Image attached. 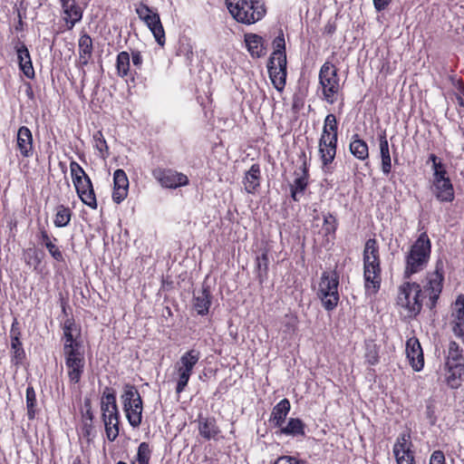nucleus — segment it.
<instances>
[{"mask_svg": "<svg viewBox=\"0 0 464 464\" xmlns=\"http://www.w3.org/2000/svg\"><path fill=\"white\" fill-rule=\"evenodd\" d=\"M72 182L81 200L92 209L97 208L96 197L90 177L73 180Z\"/></svg>", "mask_w": 464, "mask_h": 464, "instance_id": "nucleus-15", "label": "nucleus"}, {"mask_svg": "<svg viewBox=\"0 0 464 464\" xmlns=\"http://www.w3.org/2000/svg\"><path fill=\"white\" fill-rule=\"evenodd\" d=\"M200 358V353L195 349H191L185 353L176 363L175 368L178 373L192 374L193 368Z\"/></svg>", "mask_w": 464, "mask_h": 464, "instance_id": "nucleus-21", "label": "nucleus"}, {"mask_svg": "<svg viewBox=\"0 0 464 464\" xmlns=\"http://www.w3.org/2000/svg\"><path fill=\"white\" fill-rule=\"evenodd\" d=\"M438 160H440V159H439L435 154H430V155L429 156L428 162H430H430L432 163V165H433L435 162H437Z\"/></svg>", "mask_w": 464, "mask_h": 464, "instance_id": "nucleus-60", "label": "nucleus"}, {"mask_svg": "<svg viewBox=\"0 0 464 464\" xmlns=\"http://www.w3.org/2000/svg\"><path fill=\"white\" fill-rule=\"evenodd\" d=\"M454 325L452 331L457 337H464V295H459L454 303Z\"/></svg>", "mask_w": 464, "mask_h": 464, "instance_id": "nucleus-20", "label": "nucleus"}, {"mask_svg": "<svg viewBox=\"0 0 464 464\" xmlns=\"http://www.w3.org/2000/svg\"><path fill=\"white\" fill-rule=\"evenodd\" d=\"M379 143L382 160V171L384 175H389L392 171V158L385 132L379 136Z\"/></svg>", "mask_w": 464, "mask_h": 464, "instance_id": "nucleus-27", "label": "nucleus"}, {"mask_svg": "<svg viewBox=\"0 0 464 464\" xmlns=\"http://www.w3.org/2000/svg\"><path fill=\"white\" fill-rule=\"evenodd\" d=\"M152 176L164 188H176L188 184V179L183 173L172 169H155Z\"/></svg>", "mask_w": 464, "mask_h": 464, "instance_id": "nucleus-11", "label": "nucleus"}, {"mask_svg": "<svg viewBox=\"0 0 464 464\" xmlns=\"http://www.w3.org/2000/svg\"><path fill=\"white\" fill-rule=\"evenodd\" d=\"M392 0H372L373 6L377 12L385 10Z\"/></svg>", "mask_w": 464, "mask_h": 464, "instance_id": "nucleus-53", "label": "nucleus"}, {"mask_svg": "<svg viewBox=\"0 0 464 464\" xmlns=\"http://www.w3.org/2000/svg\"><path fill=\"white\" fill-rule=\"evenodd\" d=\"M11 338H15L20 336V331L18 328V323L16 320L12 324L11 330H10Z\"/></svg>", "mask_w": 464, "mask_h": 464, "instance_id": "nucleus-58", "label": "nucleus"}, {"mask_svg": "<svg viewBox=\"0 0 464 464\" xmlns=\"http://www.w3.org/2000/svg\"><path fill=\"white\" fill-rule=\"evenodd\" d=\"M261 171L259 164H253L246 172L243 184L245 189L249 194H254L260 186Z\"/></svg>", "mask_w": 464, "mask_h": 464, "instance_id": "nucleus-23", "label": "nucleus"}, {"mask_svg": "<svg viewBox=\"0 0 464 464\" xmlns=\"http://www.w3.org/2000/svg\"><path fill=\"white\" fill-rule=\"evenodd\" d=\"M198 431L204 439L209 440L216 439L220 430L217 426L216 420L214 418H204L199 415Z\"/></svg>", "mask_w": 464, "mask_h": 464, "instance_id": "nucleus-24", "label": "nucleus"}, {"mask_svg": "<svg viewBox=\"0 0 464 464\" xmlns=\"http://www.w3.org/2000/svg\"><path fill=\"white\" fill-rule=\"evenodd\" d=\"M18 17H19V24H22V17H21L20 13L18 14Z\"/></svg>", "mask_w": 464, "mask_h": 464, "instance_id": "nucleus-63", "label": "nucleus"}, {"mask_svg": "<svg viewBox=\"0 0 464 464\" xmlns=\"http://www.w3.org/2000/svg\"><path fill=\"white\" fill-rule=\"evenodd\" d=\"M150 32L152 33L156 42L163 46L165 44V32L158 14H152L150 20L144 21Z\"/></svg>", "mask_w": 464, "mask_h": 464, "instance_id": "nucleus-29", "label": "nucleus"}, {"mask_svg": "<svg viewBox=\"0 0 464 464\" xmlns=\"http://www.w3.org/2000/svg\"><path fill=\"white\" fill-rule=\"evenodd\" d=\"M72 217V211L70 208H65L64 206L61 205L57 208L55 218H54V225L56 227H66L71 220Z\"/></svg>", "mask_w": 464, "mask_h": 464, "instance_id": "nucleus-37", "label": "nucleus"}, {"mask_svg": "<svg viewBox=\"0 0 464 464\" xmlns=\"http://www.w3.org/2000/svg\"><path fill=\"white\" fill-rule=\"evenodd\" d=\"M72 326L73 324L71 321H66L63 326V337H64V343L63 347H66L67 345L72 348H81L82 347V344L76 341L72 335Z\"/></svg>", "mask_w": 464, "mask_h": 464, "instance_id": "nucleus-39", "label": "nucleus"}, {"mask_svg": "<svg viewBox=\"0 0 464 464\" xmlns=\"http://www.w3.org/2000/svg\"><path fill=\"white\" fill-rule=\"evenodd\" d=\"M350 151L351 153L360 160H365L369 158V148L367 143L359 138L358 134H354L352 137V140L350 142Z\"/></svg>", "mask_w": 464, "mask_h": 464, "instance_id": "nucleus-30", "label": "nucleus"}, {"mask_svg": "<svg viewBox=\"0 0 464 464\" xmlns=\"http://www.w3.org/2000/svg\"><path fill=\"white\" fill-rule=\"evenodd\" d=\"M431 252V244L428 235L421 233L405 256L403 278L410 279L427 266Z\"/></svg>", "mask_w": 464, "mask_h": 464, "instance_id": "nucleus-2", "label": "nucleus"}, {"mask_svg": "<svg viewBox=\"0 0 464 464\" xmlns=\"http://www.w3.org/2000/svg\"><path fill=\"white\" fill-rule=\"evenodd\" d=\"M430 464H445V456L441 450H435L430 459Z\"/></svg>", "mask_w": 464, "mask_h": 464, "instance_id": "nucleus-52", "label": "nucleus"}, {"mask_svg": "<svg viewBox=\"0 0 464 464\" xmlns=\"http://www.w3.org/2000/svg\"><path fill=\"white\" fill-rule=\"evenodd\" d=\"M16 53L19 66L24 74L29 79L34 78V71L27 47L22 44L19 47H17Z\"/></svg>", "mask_w": 464, "mask_h": 464, "instance_id": "nucleus-25", "label": "nucleus"}, {"mask_svg": "<svg viewBox=\"0 0 464 464\" xmlns=\"http://www.w3.org/2000/svg\"><path fill=\"white\" fill-rule=\"evenodd\" d=\"M338 123L334 114H328L324 122L323 131L319 140V155L324 172L331 171V163L336 155L338 140Z\"/></svg>", "mask_w": 464, "mask_h": 464, "instance_id": "nucleus-4", "label": "nucleus"}, {"mask_svg": "<svg viewBox=\"0 0 464 464\" xmlns=\"http://www.w3.org/2000/svg\"><path fill=\"white\" fill-rule=\"evenodd\" d=\"M412 443L409 433L401 434L393 446L397 464H415Z\"/></svg>", "mask_w": 464, "mask_h": 464, "instance_id": "nucleus-13", "label": "nucleus"}, {"mask_svg": "<svg viewBox=\"0 0 464 464\" xmlns=\"http://www.w3.org/2000/svg\"><path fill=\"white\" fill-rule=\"evenodd\" d=\"M445 168L444 164L441 162V160H438L432 165L433 172L437 170L443 169Z\"/></svg>", "mask_w": 464, "mask_h": 464, "instance_id": "nucleus-59", "label": "nucleus"}, {"mask_svg": "<svg viewBox=\"0 0 464 464\" xmlns=\"http://www.w3.org/2000/svg\"><path fill=\"white\" fill-rule=\"evenodd\" d=\"M191 375L188 373H178V381H177V386H176V392L178 394L181 393L185 388L188 385V382L189 381Z\"/></svg>", "mask_w": 464, "mask_h": 464, "instance_id": "nucleus-47", "label": "nucleus"}, {"mask_svg": "<svg viewBox=\"0 0 464 464\" xmlns=\"http://www.w3.org/2000/svg\"><path fill=\"white\" fill-rule=\"evenodd\" d=\"M102 418L120 415L116 402V392L111 387H105L101 398Z\"/></svg>", "mask_w": 464, "mask_h": 464, "instance_id": "nucleus-17", "label": "nucleus"}, {"mask_svg": "<svg viewBox=\"0 0 464 464\" xmlns=\"http://www.w3.org/2000/svg\"><path fill=\"white\" fill-rule=\"evenodd\" d=\"M430 189L440 202H451L455 198L454 188L450 179L432 181Z\"/></svg>", "mask_w": 464, "mask_h": 464, "instance_id": "nucleus-19", "label": "nucleus"}, {"mask_svg": "<svg viewBox=\"0 0 464 464\" xmlns=\"http://www.w3.org/2000/svg\"><path fill=\"white\" fill-rule=\"evenodd\" d=\"M17 147L24 157H30L33 154V135L31 130L22 126L17 132Z\"/></svg>", "mask_w": 464, "mask_h": 464, "instance_id": "nucleus-22", "label": "nucleus"}, {"mask_svg": "<svg viewBox=\"0 0 464 464\" xmlns=\"http://www.w3.org/2000/svg\"><path fill=\"white\" fill-rule=\"evenodd\" d=\"M116 464H127V463H126V462H124V461L120 460V461H118Z\"/></svg>", "mask_w": 464, "mask_h": 464, "instance_id": "nucleus-64", "label": "nucleus"}, {"mask_svg": "<svg viewBox=\"0 0 464 464\" xmlns=\"http://www.w3.org/2000/svg\"><path fill=\"white\" fill-rule=\"evenodd\" d=\"M121 399L130 425L133 428L139 427L142 420L143 404L137 388L131 384H125Z\"/></svg>", "mask_w": 464, "mask_h": 464, "instance_id": "nucleus-7", "label": "nucleus"}, {"mask_svg": "<svg viewBox=\"0 0 464 464\" xmlns=\"http://www.w3.org/2000/svg\"><path fill=\"white\" fill-rule=\"evenodd\" d=\"M281 432L285 435L298 436L304 435V424L300 419H290L285 427L281 429Z\"/></svg>", "mask_w": 464, "mask_h": 464, "instance_id": "nucleus-36", "label": "nucleus"}, {"mask_svg": "<svg viewBox=\"0 0 464 464\" xmlns=\"http://www.w3.org/2000/svg\"><path fill=\"white\" fill-rule=\"evenodd\" d=\"M136 13L140 20L143 22L146 20H150L152 14H157L153 12L148 5L144 4H140L136 8Z\"/></svg>", "mask_w": 464, "mask_h": 464, "instance_id": "nucleus-46", "label": "nucleus"}, {"mask_svg": "<svg viewBox=\"0 0 464 464\" xmlns=\"http://www.w3.org/2000/svg\"><path fill=\"white\" fill-rule=\"evenodd\" d=\"M113 181L112 199L115 203L120 204L128 195L129 180L124 170L120 169L115 170Z\"/></svg>", "mask_w": 464, "mask_h": 464, "instance_id": "nucleus-18", "label": "nucleus"}, {"mask_svg": "<svg viewBox=\"0 0 464 464\" xmlns=\"http://www.w3.org/2000/svg\"><path fill=\"white\" fill-rule=\"evenodd\" d=\"M231 15L239 23L251 24L259 21L266 13L264 5L254 0H226Z\"/></svg>", "mask_w": 464, "mask_h": 464, "instance_id": "nucleus-5", "label": "nucleus"}, {"mask_svg": "<svg viewBox=\"0 0 464 464\" xmlns=\"http://www.w3.org/2000/svg\"><path fill=\"white\" fill-rule=\"evenodd\" d=\"M93 147L100 152L101 157L105 159L108 156V145L101 130L96 131L93 136Z\"/></svg>", "mask_w": 464, "mask_h": 464, "instance_id": "nucleus-41", "label": "nucleus"}, {"mask_svg": "<svg viewBox=\"0 0 464 464\" xmlns=\"http://www.w3.org/2000/svg\"><path fill=\"white\" fill-rule=\"evenodd\" d=\"M445 369L448 385L451 389H457L460 385L461 376L464 373V356L462 349L454 341L449 343Z\"/></svg>", "mask_w": 464, "mask_h": 464, "instance_id": "nucleus-6", "label": "nucleus"}, {"mask_svg": "<svg viewBox=\"0 0 464 464\" xmlns=\"http://www.w3.org/2000/svg\"><path fill=\"white\" fill-rule=\"evenodd\" d=\"M442 264L437 263L435 271L428 274L427 283L420 285L414 282L405 281L399 287L397 304L408 312L409 316L420 314L425 298L426 305L432 309L436 306L439 296L442 291Z\"/></svg>", "mask_w": 464, "mask_h": 464, "instance_id": "nucleus-1", "label": "nucleus"}, {"mask_svg": "<svg viewBox=\"0 0 464 464\" xmlns=\"http://www.w3.org/2000/svg\"><path fill=\"white\" fill-rule=\"evenodd\" d=\"M12 350L14 351V359L16 362H19L24 356V349L22 348V343L20 338L15 337L11 340Z\"/></svg>", "mask_w": 464, "mask_h": 464, "instance_id": "nucleus-45", "label": "nucleus"}, {"mask_svg": "<svg viewBox=\"0 0 464 464\" xmlns=\"http://www.w3.org/2000/svg\"><path fill=\"white\" fill-rule=\"evenodd\" d=\"M319 83L322 88L324 100L329 104L337 101L341 91L337 69L329 62L324 63L319 72Z\"/></svg>", "mask_w": 464, "mask_h": 464, "instance_id": "nucleus-8", "label": "nucleus"}, {"mask_svg": "<svg viewBox=\"0 0 464 464\" xmlns=\"http://www.w3.org/2000/svg\"><path fill=\"white\" fill-rule=\"evenodd\" d=\"M116 67L121 77L128 75L130 71V54L127 52H121L117 55Z\"/></svg>", "mask_w": 464, "mask_h": 464, "instance_id": "nucleus-38", "label": "nucleus"}, {"mask_svg": "<svg viewBox=\"0 0 464 464\" xmlns=\"http://www.w3.org/2000/svg\"><path fill=\"white\" fill-rule=\"evenodd\" d=\"M300 159L302 160V164L295 170L294 175L295 179L293 184L290 185L291 198L295 201L299 200V194H304L308 186L309 172L304 152H302Z\"/></svg>", "mask_w": 464, "mask_h": 464, "instance_id": "nucleus-12", "label": "nucleus"}, {"mask_svg": "<svg viewBox=\"0 0 464 464\" xmlns=\"http://www.w3.org/2000/svg\"><path fill=\"white\" fill-rule=\"evenodd\" d=\"M447 179H450V178L447 176L446 168L433 172L432 181H438V180L443 181V180H447Z\"/></svg>", "mask_w": 464, "mask_h": 464, "instance_id": "nucleus-55", "label": "nucleus"}, {"mask_svg": "<svg viewBox=\"0 0 464 464\" xmlns=\"http://www.w3.org/2000/svg\"><path fill=\"white\" fill-rule=\"evenodd\" d=\"M256 266L259 272L263 271L264 273H266L268 268V256L266 253H263L261 256L256 257Z\"/></svg>", "mask_w": 464, "mask_h": 464, "instance_id": "nucleus-51", "label": "nucleus"}, {"mask_svg": "<svg viewBox=\"0 0 464 464\" xmlns=\"http://www.w3.org/2000/svg\"><path fill=\"white\" fill-rule=\"evenodd\" d=\"M210 304L211 295L208 288H202L200 291L194 294L193 306L198 314H207Z\"/></svg>", "mask_w": 464, "mask_h": 464, "instance_id": "nucleus-26", "label": "nucleus"}, {"mask_svg": "<svg viewBox=\"0 0 464 464\" xmlns=\"http://www.w3.org/2000/svg\"><path fill=\"white\" fill-rule=\"evenodd\" d=\"M363 277L365 290L376 294L381 286L379 248L374 238L366 241L363 250Z\"/></svg>", "mask_w": 464, "mask_h": 464, "instance_id": "nucleus-3", "label": "nucleus"}, {"mask_svg": "<svg viewBox=\"0 0 464 464\" xmlns=\"http://www.w3.org/2000/svg\"><path fill=\"white\" fill-rule=\"evenodd\" d=\"M274 464H305V461L294 456H281L276 459Z\"/></svg>", "mask_w": 464, "mask_h": 464, "instance_id": "nucleus-49", "label": "nucleus"}, {"mask_svg": "<svg viewBox=\"0 0 464 464\" xmlns=\"http://www.w3.org/2000/svg\"><path fill=\"white\" fill-rule=\"evenodd\" d=\"M273 48L274 52L269 58L270 63H275L276 60L279 61V58H283V61H286L285 41L282 31H280L279 35L273 41Z\"/></svg>", "mask_w": 464, "mask_h": 464, "instance_id": "nucleus-33", "label": "nucleus"}, {"mask_svg": "<svg viewBox=\"0 0 464 464\" xmlns=\"http://www.w3.org/2000/svg\"><path fill=\"white\" fill-rule=\"evenodd\" d=\"M245 42L248 52L253 57H260L265 53L261 36L255 34H248L245 35Z\"/></svg>", "mask_w": 464, "mask_h": 464, "instance_id": "nucleus-32", "label": "nucleus"}, {"mask_svg": "<svg viewBox=\"0 0 464 464\" xmlns=\"http://www.w3.org/2000/svg\"><path fill=\"white\" fill-rule=\"evenodd\" d=\"M406 356L415 372H420L424 366L423 352L419 340L411 337L406 342Z\"/></svg>", "mask_w": 464, "mask_h": 464, "instance_id": "nucleus-14", "label": "nucleus"}, {"mask_svg": "<svg viewBox=\"0 0 464 464\" xmlns=\"http://www.w3.org/2000/svg\"><path fill=\"white\" fill-rule=\"evenodd\" d=\"M79 61L84 66L87 65L92 54V40L87 34L81 35L78 43Z\"/></svg>", "mask_w": 464, "mask_h": 464, "instance_id": "nucleus-28", "label": "nucleus"}, {"mask_svg": "<svg viewBox=\"0 0 464 464\" xmlns=\"http://www.w3.org/2000/svg\"><path fill=\"white\" fill-rule=\"evenodd\" d=\"M458 100H459V103L463 106L464 103H463V99L461 97H458Z\"/></svg>", "mask_w": 464, "mask_h": 464, "instance_id": "nucleus-62", "label": "nucleus"}, {"mask_svg": "<svg viewBox=\"0 0 464 464\" xmlns=\"http://www.w3.org/2000/svg\"><path fill=\"white\" fill-rule=\"evenodd\" d=\"M107 439L114 441L119 435L120 415L102 418Z\"/></svg>", "mask_w": 464, "mask_h": 464, "instance_id": "nucleus-34", "label": "nucleus"}, {"mask_svg": "<svg viewBox=\"0 0 464 464\" xmlns=\"http://www.w3.org/2000/svg\"><path fill=\"white\" fill-rule=\"evenodd\" d=\"M45 247L47 248L48 252L50 253V255L58 262H63L64 259H63V253L62 251L59 249V247L53 243V241L52 243H49L45 246Z\"/></svg>", "mask_w": 464, "mask_h": 464, "instance_id": "nucleus-50", "label": "nucleus"}, {"mask_svg": "<svg viewBox=\"0 0 464 464\" xmlns=\"http://www.w3.org/2000/svg\"><path fill=\"white\" fill-rule=\"evenodd\" d=\"M70 171H71L72 181L78 180L81 179H85V177H89L85 173L83 169L76 161H71Z\"/></svg>", "mask_w": 464, "mask_h": 464, "instance_id": "nucleus-44", "label": "nucleus"}, {"mask_svg": "<svg viewBox=\"0 0 464 464\" xmlns=\"http://www.w3.org/2000/svg\"><path fill=\"white\" fill-rule=\"evenodd\" d=\"M63 355L70 381L73 383L79 382L85 364L82 347L72 348L67 345L63 347Z\"/></svg>", "mask_w": 464, "mask_h": 464, "instance_id": "nucleus-10", "label": "nucleus"}, {"mask_svg": "<svg viewBox=\"0 0 464 464\" xmlns=\"http://www.w3.org/2000/svg\"><path fill=\"white\" fill-rule=\"evenodd\" d=\"M41 242L46 246L47 244L49 243H52L53 240L51 239L49 234L47 233V231L44 229V228H41L40 229V237H39ZM53 241H57V239L55 237H53Z\"/></svg>", "mask_w": 464, "mask_h": 464, "instance_id": "nucleus-57", "label": "nucleus"}, {"mask_svg": "<svg viewBox=\"0 0 464 464\" xmlns=\"http://www.w3.org/2000/svg\"><path fill=\"white\" fill-rule=\"evenodd\" d=\"M131 61L134 66H136L138 69H140L142 65V55L140 52L139 51H132L131 52Z\"/></svg>", "mask_w": 464, "mask_h": 464, "instance_id": "nucleus-54", "label": "nucleus"}, {"mask_svg": "<svg viewBox=\"0 0 464 464\" xmlns=\"http://www.w3.org/2000/svg\"><path fill=\"white\" fill-rule=\"evenodd\" d=\"M338 285L339 280L335 273L333 275L327 272L323 273L319 283L317 296L326 311H333L339 303Z\"/></svg>", "mask_w": 464, "mask_h": 464, "instance_id": "nucleus-9", "label": "nucleus"}, {"mask_svg": "<svg viewBox=\"0 0 464 464\" xmlns=\"http://www.w3.org/2000/svg\"><path fill=\"white\" fill-rule=\"evenodd\" d=\"M35 405H36L35 392L33 387H27V389H26V408H27V415L30 420H33L35 416Z\"/></svg>", "mask_w": 464, "mask_h": 464, "instance_id": "nucleus-42", "label": "nucleus"}, {"mask_svg": "<svg viewBox=\"0 0 464 464\" xmlns=\"http://www.w3.org/2000/svg\"><path fill=\"white\" fill-rule=\"evenodd\" d=\"M290 411V402L287 399L280 401L273 409L271 420L275 425L281 427Z\"/></svg>", "mask_w": 464, "mask_h": 464, "instance_id": "nucleus-31", "label": "nucleus"}, {"mask_svg": "<svg viewBox=\"0 0 464 464\" xmlns=\"http://www.w3.org/2000/svg\"><path fill=\"white\" fill-rule=\"evenodd\" d=\"M72 464H82V461L77 458L73 460Z\"/></svg>", "mask_w": 464, "mask_h": 464, "instance_id": "nucleus-61", "label": "nucleus"}, {"mask_svg": "<svg viewBox=\"0 0 464 464\" xmlns=\"http://www.w3.org/2000/svg\"><path fill=\"white\" fill-rule=\"evenodd\" d=\"M150 459V446L146 442H141L139 445L138 452L131 464H149Z\"/></svg>", "mask_w": 464, "mask_h": 464, "instance_id": "nucleus-40", "label": "nucleus"}, {"mask_svg": "<svg viewBox=\"0 0 464 464\" xmlns=\"http://www.w3.org/2000/svg\"><path fill=\"white\" fill-rule=\"evenodd\" d=\"M267 70L275 88L279 92L283 91L286 78V61H283V58H279V61L276 60L275 63L272 64L269 60Z\"/></svg>", "mask_w": 464, "mask_h": 464, "instance_id": "nucleus-16", "label": "nucleus"}, {"mask_svg": "<svg viewBox=\"0 0 464 464\" xmlns=\"http://www.w3.org/2000/svg\"><path fill=\"white\" fill-rule=\"evenodd\" d=\"M84 407L86 409V411H85L83 417L86 420H89L92 422V420H93V413H92V404H91V400L90 399H86L84 401Z\"/></svg>", "mask_w": 464, "mask_h": 464, "instance_id": "nucleus-56", "label": "nucleus"}, {"mask_svg": "<svg viewBox=\"0 0 464 464\" xmlns=\"http://www.w3.org/2000/svg\"><path fill=\"white\" fill-rule=\"evenodd\" d=\"M425 414L426 418L429 420L430 424L434 425L437 420V417L435 415V404L433 401L429 400L427 401Z\"/></svg>", "mask_w": 464, "mask_h": 464, "instance_id": "nucleus-48", "label": "nucleus"}, {"mask_svg": "<svg viewBox=\"0 0 464 464\" xmlns=\"http://www.w3.org/2000/svg\"><path fill=\"white\" fill-rule=\"evenodd\" d=\"M324 231L326 235L334 233L336 230V219L335 218L330 214L327 213L326 215H324Z\"/></svg>", "mask_w": 464, "mask_h": 464, "instance_id": "nucleus-43", "label": "nucleus"}, {"mask_svg": "<svg viewBox=\"0 0 464 464\" xmlns=\"http://www.w3.org/2000/svg\"><path fill=\"white\" fill-rule=\"evenodd\" d=\"M66 15L72 19V26L82 19V13L74 0H60Z\"/></svg>", "mask_w": 464, "mask_h": 464, "instance_id": "nucleus-35", "label": "nucleus"}]
</instances>
